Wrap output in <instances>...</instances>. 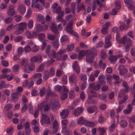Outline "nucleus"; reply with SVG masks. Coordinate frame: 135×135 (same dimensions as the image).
Here are the masks:
<instances>
[{
	"label": "nucleus",
	"mask_w": 135,
	"mask_h": 135,
	"mask_svg": "<svg viewBox=\"0 0 135 135\" xmlns=\"http://www.w3.org/2000/svg\"><path fill=\"white\" fill-rule=\"evenodd\" d=\"M68 94L66 93H65L62 94L60 97V98L61 100H65L68 97Z\"/></svg>",
	"instance_id": "nucleus-40"
},
{
	"label": "nucleus",
	"mask_w": 135,
	"mask_h": 135,
	"mask_svg": "<svg viewBox=\"0 0 135 135\" xmlns=\"http://www.w3.org/2000/svg\"><path fill=\"white\" fill-rule=\"evenodd\" d=\"M106 97V94L105 93H101L99 95V97L100 99L102 100H105Z\"/></svg>",
	"instance_id": "nucleus-32"
},
{
	"label": "nucleus",
	"mask_w": 135,
	"mask_h": 135,
	"mask_svg": "<svg viewBox=\"0 0 135 135\" xmlns=\"http://www.w3.org/2000/svg\"><path fill=\"white\" fill-rule=\"evenodd\" d=\"M68 32L71 35L74 36L77 38L79 37V36L78 34L74 30H71Z\"/></svg>",
	"instance_id": "nucleus-48"
},
{
	"label": "nucleus",
	"mask_w": 135,
	"mask_h": 135,
	"mask_svg": "<svg viewBox=\"0 0 135 135\" xmlns=\"http://www.w3.org/2000/svg\"><path fill=\"white\" fill-rule=\"evenodd\" d=\"M115 6L116 9L118 10L121 7L120 3V1L119 0H116L115 2Z\"/></svg>",
	"instance_id": "nucleus-30"
},
{
	"label": "nucleus",
	"mask_w": 135,
	"mask_h": 135,
	"mask_svg": "<svg viewBox=\"0 0 135 135\" xmlns=\"http://www.w3.org/2000/svg\"><path fill=\"white\" fill-rule=\"evenodd\" d=\"M73 22L74 20L73 19L71 20V21L69 22L68 23L66 28V30L68 32L72 30Z\"/></svg>",
	"instance_id": "nucleus-11"
},
{
	"label": "nucleus",
	"mask_w": 135,
	"mask_h": 135,
	"mask_svg": "<svg viewBox=\"0 0 135 135\" xmlns=\"http://www.w3.org/2000/svg\"><path fill=\"white\" fill-rule=\"evenodd\" d=\"M33 107L32 105L30 104L29 105V110L30 113L33 114Z\"/></svg>",
	"instance_id": "nucleus-63"
},
{
	"label": "nucleus",
	"mask_w": 135,
	"mask_h": 135,
	"mask_svg": "<svg viewBox=\"0 0 135 135\" xmlns=\"http://www.w3.org/2000/svg\"><path fill=\"white\" fill-rule=\"evenodd\" d=\"M42 123H44L47 124H49L50 123V118L49 116L45 114L42 115V118L40 120Z\"/></svg>",
	"instance_id": "nucleus-5"
},
{
	"label": "nucleus",
	"mask_w": 135,
	"mask_h": 135,
	"mask_svg": "<svg viewBox=\"0 0 135 135\" xmlns=\"http://www.w3.org/2000/svg\"><path fill=\"white\" fill-rule=\"evenodd\" d=\"M68 37L66 35H64L62 36L61 38L60 41L61 42L66 41L68 40Z\"/></svg>",
	"instance_id": "nucleus-52"
},
{
	"label": "nucleus",
	"mask_w": 135,
	"mask_h": 135,
	"mask_svg": "<svg viewBox=\"0 0 135 135\" xmlns=\"http://www.w3.org/2000/svg\"><path fill=\"white\" fill-rule=\"evenodd\" d=\"M62 82L64 84H66L67 83V76L66 75H64L62 76Z\"/></svg>",
	"instance_id": "nucleus-37"
},
{
	"label": "nucleus",
	"mask_w": 135,
	"mask_h": 135,
	"mask_svg": "<svg viewBox=\"0 0 135 135\" xmlns=\"http://www.w3.org/2000/svg\"><path fill=\"white\" fill-rule=\"evenodd\" d=\"M19 93L17 92L12 94L11 95V99L13 102L17 101L18 100Z\"/></svg>",
	"instance_id": "nucleus-14"
},
{
	"label": "nucleus",
	"mask_w": 135,
	"mask_h": 135,
	"mask_svg": "<svg viewBox=\"0 0 135 135\" xmlns=\"http://www.w3.org/2000/svg\"><path fill=\"white\" fill-rule=\"evenodd\" d=\"M89 87L90 89L98 91L100 89L101 86L99 84L95 85L94 83H93L89 84Z\"/></svg>",
	"instance_id": "nucleus-9"
},
{
	"label": "nucleus",
	"mask_w": 135,
	"mask_h": 135,
	"mask_svg": "<svg viewBox=\"0 0 135 135\" xmlns=\"http://www.w3.org/2000/svg\"><path fill=\"white\" fill-rule=\"evenodd\" d=\"M12 105L11 104H8L6 105L4 107V110L6 111H7L9 109L12 108Z\"/></svg>",
	"instance_id": "nucleus-42"
},
{
	"label": "nucleus",
	"mask_w": 135,
	"mask_h": 135,
	"mask_svg": "<svg viewBox=\"0 0 135 135\" xmlns=\"http://www.w3.org/2000/svg\"><path fill=\"white\" fill-rule=\"evenodd\" d=\"M97 109V108L95 106L93 107V108L92 107H88L87 109L88 112L89 113H92L94 112L95 110Z\"/></svg>",
	"instance_id": "nucleus-25"
},
{
	"label": "nucleus",
	"mask_w": 135,
	"mask_h": 135,
	"mask_svg": "<svg viewBox=\"0 0 135 135\" xmlns=\"http://www.w3.org/2000/svg\"><path fill=\"white\" fill-rule=\"evenodd\" d=\"M120 43H122L125 45V51L126 52L129 51L130 47L132 45V42L129 38L124 36L122 39L120 40Z\"/></svg>",
	"instance_id": "nucleus-2"
},
{
	"label": "nucleus",
	"mask_w": 135,
	"mask_h": 135,
	"mask_svg": "<svg viewBox=\"0 0 135 135\" xmlns=\"http://www.w3.org/2000/svg\"><path fill=\"white\" fill-rule=\"evenodd\" d=\"M84 108L81 107H78L76 109L74 112V115L76 116H78L83 111Z\"/></svg>",
	"instance_id": "nucleus-16"
},
{
	"label": "nucleus",
	"mask_w": 135,
	"mask_h": 135,
	"mask_svg": "<svg viewBox=\"0 0 135 135\" xmlns=\"http://www.w3.org/2000/svg\"><path fill=\"white\" fill-rule=\"evenodd\" d=\"M45 65L44 64H41L38 68L36 70L37 72H40L41 71L44 69Z\"/></svg>",
	"instance_id": "nucleus-35"
},
{
	"label": "nucleus",
	"mask_w": 135,
	"mask_h": 135,
	"mask_svg": "<svg viewBox=\"0 0 135 135\" xmlns=\"http://www.w3.org/2000/svg\"><path fill=\"white\" fill-rule=\"evenodd\" d=\"M97 50L95 48H92L87 52L86 60L88 63L91 64L94 61V58L97 55Z\"/></svg>",
	"instance_id": "nucleus-1"
},
{
	"label": "nucleus",
	"mask_w": 135,
	"mask_h": 135,
	"mask_svg": "<svg viewBox=\"0 0 135 135\" xmlns=\"http://www.w3.org/2000/svg\"><path fill=\"white\" fill-rule=\"evenodd\" d=\"M33 22L32 20H30L28 23V28L30 29L32 28L33 26Z\"/></svg>",
	"instance_id": "nucleus-51"
},
{
	"label": "nucleus",
	"mask_w": 135,
	"mask_h": 135,
	"mask_svg": "<svg viewBox=\"0 0 135 135\" xmlns=\"http://www.w3.org/2000/svg\"><path fill=\"white\" fill-rule=\"evenodd\" d=\"M32 11L30 8H29L27 12L26 15V17L27 18H29L31 15Z\"/></svg>",
	"instance_id": "nucleus-54"
},
{
	"label": "nucleus",
	"mask_w": 135,
	"mask_h": 135,
	"mask_svg": "<svg viewBox=\"0 0 135 135\" xmlns=\"http://www.w3.org/2000/svg\"><path fill=\"white\" fill-rule=\"evenodd\" d=\"M43 27L41 25L38 24L36 25V30L38 32H40L42 31Z\"/></svg>",
	"instance_id": "nucleus-55"
},
{
	"label": "nucleus",
	"mask_w": 135,
	"mask_h": 135,
	"mask_svg": "<svg viewBox=\"0 0 135 135\" xmlns=\"http://www.w3.org/2000/svg\"><path fill=\"white\" fill-rule=\"evenodd\" d=\"M101 32L103 34L106 35L108 33V29L104 27L101 30Z\"/></svg>",
	"instance_id": "nucleus-38"
},
{
	"label": "nucleus",
	"mask_w": 135,
	"mask_h": 135,
	"mask_svg": "<svg viewBox=\"0 0 135 135\" xmlns=\"http://www.w3.org/2000/svg\"><path fill=\"white\" fill-rule=\"evenodd\" d=\"M45 89L44 88H43L40 90V94L41 97H42L44 95L45 92Z\"/></svg>",
	"instance_id": "nucleus-64"
},
{
	"label": "nucleus",
	"mask_w": 135,
	"mask_h": 135,
	"mask_svg": "<svg viewBox=\"0 0 135 135\" xmlns=\"http://www.w3.org/2000/svg\"><path fill=\"white\" fill-rule=\"evenodd\" d=\"M35 56L37 62L41 63L42 61V57L40 55L37 54Z\"/></svg>",
	"instance_id": "nucleus-27"
},
{
	"label": "nucleus",
	"mask_w": 135,
	"mask_h": 135,
	"mask_svg": "<svg viewBox=\"0 0 135 135\" xmlns=\"http://www.w3.org/2000/svg\"><path fill=\"white\" fill-rule=\"evenodd\" d=\"M33 8H37L38 10H40L42 9V6L40 3L36 4Z\"/></svg>",
	"instance_id": "nucleus-53"
},
{
	"label": "nucleus",
	"mask_w": 135,
	"mask_h": 135,
	"mask_svg": "<svg viewBox=\"0 0 135 135\" xmlns=\"http://www.w3.org/2000/svg\"><path fill=\"white\" fill-rule=\"evenodd\" d=\"M87 50H83L80 51L79 52L78 58L79 60L81 59L87 53Z\"/></svg>",
	"instance_id": "nucleus-17"
},
{
	"label": "nucleus",
	"mask_w": 135,
	"mask_h": 135,
	"mask_svg": "<svg viewBox=\"0 0 135 135\" xmlns=\"http://www.w3.org/2000/svg\"><path fill=\"white\" fill-rule=\"evenodd\" d=\"M75 5L76 4L74 2L71 3V9L72 10V13L73 14H74L75 12Z\"/></svg>",
	"instance_id": "nucleus-33"
},
{
	"label": "nucleus",
	"mask_w": 135,
	"mask_h": 135,
	"mask_svg": "<svg viewBox=\"0 0 135 135\" xmlns=\"http://www.w3.org/2000/svg\"><path fill=\"white\" fill-rule=\"evenodd\" d=\"M52 109L53 110L57 109V108H60V106L59 101L57 100H54L51 102Z\"/></svg>",
	"instance_id": "nucleus-8"
},
{
	"label": "nucleus",
	"mask_w": 135,
	"mask_h": 135,
	"mask_svg": "<svg viewBox=\"0 0 135 135\" xmlns=\"http://www.w3.org/2000/svg\"><path fill=\"white\" fill-rule=\"evenodd\" d=\"M118 69L119 71V74L122 75H123L126 74L128 72V70L125 68L124 66L122 65L119 66Z\"/></svg>",
	"instance_id": "nucleus-4"
},
{
	"label": "nucleus",
	"mask_w": 135,
	"mask_h": 135,
	"mask_svg": "<svg viewBox=\"0 0 135 135\" xmlns=\"http://www.w3.org/2000/svg\"><path fill=\"white\" fill-rule=\"evenodd\" d=\"M78 7L77 8L76 11L78 13L80 11L85 9V7L83 3H81L79 5L78 4Z\"/></svg>",
	"instance_id": "nucleus-19"
},
{
	"label": "nucleus",
	"mask_w": 135,
	"mask_h": 135,
	"mask_svg": "<svg viewBox=\"0 0 135 135\" xmlns=\"http://www.w3.org/2000/svg\"><path fill=\"white\" fill-rule=\"evenodd\" d=\"M15 10L13 7V6L11 5L9 6V9L7 11V14L8 15L12 16L15 14Z\"/></svg>",
	"instance_id": "nucleus-13"
},
{
	"label": "nucleus",
	"mask_w": 135,
	"mask_h": 135,
	"mask_svg": "<svg viewBox=\"0 0 135 135\" xmlns=\"http://www.w3.org/2000/svg\"><path fill=\"white\" fill-rule=\"evenodd\" d=\"M69 113V112L68 109H64L60 112V117L62 119H65L68 116Z\"/></svg>",
	"instance_id": "nucleus-10"
},
{
	"label": "nucleus",
	"mask_w": 135,
	"mask_h": 135,
	"mask_svg": "<svg viewBox=\"0 0 135 135\" xmlns=\"http://www.w3.org/2000/svg\"><path fill=\"white\" fill-rule=\"evenodd\" d=\"M47 37L48 39L51 41L54 40L55 38V36L52 35H48Z\"/></svg>",
	"instance_id": "nucleus-61"
},
{
	"label": "nucleus",
	"mask_w": 135,
	"mask_h": 135,
	"mask_svg": "<svg viewBox=\"0 0 135 135\" xmlns=\"http://www.w3.org/2000/svg\"><path fill=\"white\" fill-rule=\"evenodd\" d=\"M87 102L89 104H91L95 103V100L92 99L91 97L89 96L87 100Z\"/></svg>",
	"instance_id": "nucleus-31"
},
{
	"label": "nucleus",
	"mask_w": 135,
	"mask_h": 135,
	"mask_svg": "<svg viewBox=\"0 0 135 135\" xmlns=\"http://www.w3.org/2000/svg\"><path fill=\"white\" fill-rule=\"evenodd\" d=\"M28 61V60L25 59H22L21 62V65L22 66H25L27 64Z\"/></svg>",
	"instance_id": "nucleus-45"
},
{
	"label": "nucleus",
	"mask_w": 135,
	"mask_h": 135,
	"mask_svg": "<svg viewBox=\"0 0 135 135\" xmlns=\"http://www.w3.org/2000/svg\"><path fill=\"white\" fill-rule=\"evenodd\" d=\"M52 31L55 34H56L57 32V28L55 24L54 23H52V26L51 27Z\"/></svg>",
	"instance_id": "nucleus-29"
},
{
	"label": "nucleus",
	"mask_w": 135,
	"mask_h": 135,
	"mask_svg": "<svg viewBox=\"0 0 135 135\" xmlns=\"http://www.w3.org/2000/svg\"><path fill=\"white\" fill-rule=\"evenodd\" d=\"M104 47L105 48L107 49L110 47L112 45L110 41H105Z\"/></svg>",
	"instance_id": "nucleus-44"
},
{
	"label": "nucleus",
	"mask_w": 135,
	"mask_h": 135,
	"mask_svg": "<svg viewBox=\"0 0 135 135\" xmlns=\"http://www.w3.org/2000/svg\"><path fill=\"white\" fill-rule=\"evenodd\" d=\"M98 131L100 133V134H102L103 135L105 133L106 129L104 128L100 127L98 129Z\"/></svg>",
	"instance_id": "nucleus-43"
},
{
	"label": "nucleus",
	"mask_w": 135,
	"mask_h": 135,
	"mask_svg": "<svg viewBox=\"0 0 135 135\" xmlns=\"http://www.w3.org/2000/svg\"><path fill=\"white\" fill-rule=\"evenodd\" d=\"M50 105L49 104H46V102L44 101L41 103L40 105L37 106V108L39 110H41L44 108V111L45 112L48 111L50 108Z\"/></svg>",
	"instance_id": "nucleus-3"
},
{
	"label": "nucleus",
	"mask_w": 135,
	"mask_h": 135,
	"mask_svg": "<svg viewBox=\"0 0 135 135\" xmlns=\"http://www.w3.org/2000/svg\"><path fill=\"white\" fill-rule=\"evenodd\" d=\"M75 97V94L74 91L71 90L70 91L69 97L71 99H73Z\"/></svg>",
	"instance_id": "nucleus-56"
},
{
	"label": "nucleus",
	"mask_w": 135,
	"mask_h": 135,
	"mask_svg": "<svg viewBox=\"0 0 135 135\" xmlns=\"http://www.w3.org/2000/svg\"><path fill=\"white\" fill-rule=\"evenodd\" d=\"M105 76L103 75H100L98 78L99 80V83L101 85H104L105 84Z\"/></svg>",
	"instance_id": "nucleus-15"
},
{
	"label": "nucleus",
	"mask_w": 135,
	"mask_h": 135,
	"mask_svg": "<svg viewBox=\"0 0 135 135\" xmlns=\"http://www.w3.org/2000/svg\"><path fill=\"white\" fill-rule=\"evenodd\" d=\"M42 76V74L41 73H37L35 74L32 76L33 78L35 79H36L38 78H40Z\"/></svg>",
	"instance_id": "nucleus-47"
},
{
	"label": "nucleus",
	"mask_w": 135,
	"mask_h": 135,
	"mask_svg": "<svg viewBox=\"0 0 135 135\" xmlns=\"http://www.w3.org/2000/svg\"><path fill=\"white\" fill-rule=\"evenodd\" d=\"M27 24L26 23L21 22L16 25L14 27L15 29H17L18 27L23 31L24 29L26 28Z\"/></svg>",
	"instance_id": "nucleus-7"
},
{
	"label": "nucleus",
	"mask_w": 135,
	"mask_h": 135,
	"mask_svg": "<svg viewBox=\"0 0 135 135\" xmlns=\"http://www.w3.org/2000/svg\"><path fill=\"white\" fill-rule=\"evenodd\" d=\"M117 59V58L116 56L113 55H111L109 59L110 62L112 64L115 63L116 62Z\"/></svg>",
	"instance_id": "nucleus-20"
},
{
	"label": "nucleus",
	"mask_w": 135,
	"mask_h": 135,
	"mask_svg": "<svg viewBox=\"0 0 135 135\" xmlns=\"http://www.w3.org/2000/svg\"><path fill=\"white\" fill-rule=\"evenodd\" d=\"M116 125L114 124H112L109 127V129L110 132H112L114 129Z\"/></svg>",
	"instance_id": "nucleus-60"
},
{
	"label": "nucleus",
	"mask_w": 135,
	"mask_h": 135,
	"mask_svg": "<svg viewBox=\"0 0 135 135\" xmlns=\"http://www.w3.org/2000/svg\"><path fill=\"white\" fill-rule=\"evenodd\" d=\"M22 18V17L18 15H16L14 17V20L17 22H20Z\"/></svg>",
	"instance_id": "nucleus-49"
},
{
	"label": "nucleus",
	"mask_w": 135,
	"mask_h": 135,
	"mask_svg": "<svg viewBox=\"0 0 135 135\" xmlns=\"http://www.w3.org/2000/svg\"><path fill=\"white\" fill-rule=\"evenodd\" d=\"M39 49V47L38 46L35 45L32 47L31 51L32 52H34L38 51Z\"/></svg>",
	"instance_id": "nucleus-39"
},
{
	"label": "nucleus",
	"mask_w": 135,
	"mask_h": 135,
	"mask_svg": "<svg viewBox=\"0 0 135 135\" xmlns=\"http://www.w3.org/2000/svg\"><path fill=\"white\" fill-rule=\"evenodd\" d=\"M18 10L19 13L21 15L24 14L26 11L25 6L23 4L20 5L18 7Z\"/></svg>",
	"instance_id": "nucleus-12"
},
{
	"label": "nucleus",
	"mask_w": 135,
	"mask_h": 135,
	"mask_svg": "<svg viewBox=\"0 0 135 135\" xmlns=\"http://www.w3.org/2000/svg\"><path fill=\"white\" fill-rule=\"evenodd\" d=\"M50 74L47 70H46L45 71L43 77V79L45 80H46L49 77Z\"/></svg>",
	"instance_id": "nucleus-24"
},
{
	"label": "nucleus",
	"mask_w": 135,
	"mask_h": 135,
	"mask_svg": "<svg viewBox=\"0 0 135 135\" xmlns=\"http://www.w3.org/2000/svg\"><path fill=\"white\" fill-rule=\"evenodd\" d=\"M100 56L102 59L104 60L105 59L106 56V53L104 51L102 52L100 54Z\"/></svg>",
	"instance_id": "nucleus-59"
},
{
	"label": "nucleus",
	"mask_w": 135,
	"mask_h": 135,
	"mask_svg": "<svg viewBox=\"0 0 135 135\" xmlns=\"http://www.w3.org/2000/svg\"><path fill=\"white\" fill-rule=\"evenodd\" d=\"M86 120L84 119L83 117H81L78 119L77 121V123L78 124H84L85 123Z\"/></svg>",
	"instance_id": "nucleus-21"
},
{
	"label": "nucleus",
	"mask_w": 135,
	"mask_h": 135,
	"mask_svg": "<svg viewBox=\"0 0 135 135\" xmlns=\"http://www.w3.org/2000/svg\"><path fill=\"white\" fill-rule=\"evenodd\" d=\"M85 123V125L89 127H93L94 125V123L92 122H86Z\"/></svg>",
	"instance_id": "nucleus-46"
},
{
	"label": "nucleus",
	"mask_w": 135,
	"mask_h": 135,
	"mask_svg": "<svg viewBox=\"0 0 135 135\" xmlns=\"http://www.w3.org/2000/svg\"><path fill=\"white\" fill-rule=\"evenodd\" d=\"M48 42V41L46 40L43 41L42 45V48L41 49L42 50H43L45 48Z\"/></svg>",
	"instance_id": "nucleus-50"
},
{
	"label": "nucleus",
	"mask_w": 135,
	"mask_h": 135,
	"mask_svg": "<svg viewBox=\"0 0 135 135\" xmlns=\"http://www.w3.org/2000/svg\"><path fill=\"white\" fill-rule=\"evenodd\" d=\"M80 78L82 81H85L87 80V76L85 74H82L80 76Z\"/></svg>",
	"instance_id": "nucleus-62"
},
{
	"label": "nucleus",
	"mask_w": 135,
	"mask_h": 135,
	"mask_svg": "<svg viewBox=\"0 0 135 135\" xmlns=\"http://www.w3.org/2000/svg\"><path fill=\"white\" fill-rule=\"evenodd\" d=\"M129 27V25H127L126 26L125 24L122 23V25L119 27V28L120 30L123 31V30H127Z\"/></svg>",
	"instance_id": "nucleus-23"
},
{
	"label": "nucleus",
	"mask_w": 135,
	"mask_h": 135,
	"mask_svg": "<svg viewBox=\"0 0 135 135\" xmlns=\"http://www.w3.org/2000/svg\"><path fill=\"white\" fill-rule=\"evenodd\" d=\"M128 123L126 120H122L119 122V124L120 126L122 128L126 127Z\"/></svg>",
	"instance_id": "nucleus-22"
},
{
	"label": "nucleus",
	"mask_w": 135,
	"mask_h": 135,
	"mask_svg": "<svg viewBox=\"0 0 135 135\" xmlns=\"http://www.w3.org/2000/svg\"><path fill=\"white\" fill-rule=\"evenodd\" d=\"M64 14V12H62L61 13V14H59L58 16L56 18V21L57 22L62 21L63 20V18L62 17L63 16Z\"/></svg>",
	"instance_id": "nucleus-28"
},
{
	"label": "nucleus",
	"mask_w": 135,
	"mask_h": 135,
	"mask_svg": "<svg viewBox=\"0 0 135 135\" xmlns=\"http://www.w3.org/2000/svg\"><path fill=\"white\" fill-rule=\"evenodd\" d=\"M13 20L12 16H10L6 18L4 20V22L6 24H8L11 23Z\"/></svg>",
	"instance_id": "nucleus-26"
},
{
	"label": "nucleus",
	"mask_w": 135,
	"mask_h": 135,
	"mask_svg": "<svg viewBox=\"0 0 135 135\" xmlns=\"http://www.w3.org/2000/svg\"><path fill=\"white\" fill-rule=\"evenodd\" d=\"M35 68V65L33 63L30 62L28 65V69L25 68L24 70V71L27 73H29L33 71Z\"/></svg>",
	"instance_id": "nucleus-6"
},
{
	"label": "nucleus",
	"mask_w": 135,
	"mask_h": 135,
	"mask_svg": "<svg viewBox=\"0 0 135 135\" xmlns=\"http://www.w3.org/2000/svg\"><path fill=\"white\" fill-rule=\"evenodd\" d=\"M74 44H71L67 46V50L68 51H71L74 49Z\"/></svg>",
	"instance_id": "nucleus-58"
},
{
	"label": "nucleus",
	"mask_w": 135,
	"mask_h": 135,
	"mask_svg": "<svg viewBox=\"0 0 135 135\" xmlns=\"http://www.w3.org/2000/svg\"><path fill=\"white\" fill-rule=\"evenodd\" d=\"M89 95H90L89 97H97L98 96L96 92L94 91H90L89 93Z\"/></svg>",
	"instance_id": "nucleus-34"
},
{
	"label": "nucleus",
	"mask_w": 135,
	"mask_h": 135,
	"mask_svg": "<svg viewBox=\"0 0 135 135\" xmlns=\"http://www.w3.org/2000/svg\"><path fill=\"white\" fill-rule=\"evenodd\" d=\"M69 79V82L71 83H75L77 81L76 76L74 75L70 76Z\"/></svg>",
	"instance_id": "nucleus-18"
},
{
	"label": "nucleus",
	"mask_w": 135,
	"mask_h": 135,
	"mask_svg": "<svg viewBox=\"0 0 135 135\" xmlns=\"http://www.w3.org/2000/svg\"><path fill=\"white\" fill-rule=\"evenodd\" d=\"M53 128H55L58 129L59 125L57 121L55 120L54 122L53 125Z\"/></svg>",
	"instance_id": "nucleus-57"
},
{
	"label": "nucleus",
	"mask_w": 135,
	"mask_h": 135,
	"mask_svg": "<svg viewBox=\"0 0 135 135\" xmlns=\"http://www.w3.org/2000/svg\"><path fill=\"white\" fill-rule=\"evenodd\" d=\"M25 35L26 37L28 39H31L32 38V34L28 30L26 31L25 33Z\"/></svg>",
	"instance_id": "nucleus-36"
},
{
	"label": "nucleus",
	"mask_w": 135,
	"mask_h": 135,
	"mask_svg": "<svg viewBox=\"0 0 135 135\" xmlns=\"http://www.w3.org/2000/svg\"><path fill=\"white\" fill-rule=\"evenodd\" d=\"M28 108V105L26 104H25L23 105V106H22V108L21 110V113H23L26 111L27 110Z\"/></svg>",
	"instance_id": "nucleus-41"
}]
</instances>
